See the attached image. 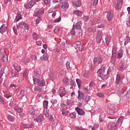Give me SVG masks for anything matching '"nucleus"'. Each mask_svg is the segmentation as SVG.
Returning <instances> with one entry per match:
<instances>
[{
    "label": "nucleus",
    "instance_id": "1",
    "mask_svg": "<svg viewBox=\"0 0 130 130\" xmlns=\"http://www.w3.org/2000/svg\"><path fill=\"white\" fill-rule=\"evenodd\" d=\"M63 0H53V3L56 4V3H59L57 4L55 6V9L56 10H61L62 11H66L67 9L69 8V3L68 2H65L63 3L62 2Z\"/></svg>",
    "mask_w": 130,
    "mask_h": 130
},
{
    "label": "nucleus",
    "instance_id": "2",
    "mask_svg": "<svg viewBox=\"0 0 130 130\" xmlns=\"http://www.w3.org/2000/svg\"><path fill=\"white\" fill-rule=\"evenodd\" d=\"M97 74L99 77L101 78L104 81L108 79V72L105 73V69H104V67H101V69L98 71Z\"/></svg>",
    "mask_w": 130,
    "mask_h": 130
},
{
    "label": "nucleus",
    "instance_id": "3",
    "mask_svg": "<svg viewBox=\"0 0 130 130\" xmlns=\"http://www.w3.org/2000/svg\"><path fill=\"white\" fill-rule=\"evenodd\" d=\"M0 60H2L5 63H7L9 60L8 55L6 53V50L4 49L0 50Z\"/></svg>",
    "mask_w": 130,
    "mask_h": 130
},
{
    "label": "nucleus",
    "instance_id": "4",
    "mask_svg": "<svg viewBox=\"0 0 130 130\" xmlns=\"http://www.w3.org/2000/svg\"><path fill=\"white\" fill-rule=\"evenodd\" d=\"M36 4V2H35V1L34 0H30L29 3L25 4L24 5V7L26 10H29L31 9V8L33 7V6Z\"/></svg>",
    "mask_w": 130,
    "mask_h": 130
},
{
    "label": "nucleus",
    "instance_id": "5",
    "mask_svg": "<svg viewBox=\"0 0 130 130\" xmlns=\"http://www.w3.org/2000/svg\"><path fill=\"white\" fill-rule=\"evenodd\" d=\"M44 119V115L42 114H40L34 119V121H36V122H42Z\"/></svg>",
    "mask_w": 130,
    "mask_h": 130
},
{
    "label": "nucleus",
    "instance_id": "6",
    "mask_svg": "<svg viewBox=\"0 0 130 130\" xmlns=\"http://www.w3.org/2000/svg\"><path fill=\"white\" fill-rule=\"evenodd\" d=\"M17 28H21V29L24 28V29H26V30H27V31L29 30V26L28 24L23 22H20L18 25H17Z\"/></svg>",
    "mask_w": 130,
    "mask_h": 130
},
{
    "label": "nucleus",
    "instance_id": "7",
    "mask_svg": "<svg viewBox=\"0 0 130 130\" xmlns=\"http://www.w3.org/2000/svg\"><path fill=\"white\" fill-rule=\"evenodd\" d=\"M108 128L109 130H116L117 129V126L115 123L113 122H109L108 125Z\"/></svg>",
    "mask_w": 130,
    "mask_h": 130
},
{
    "label": "nucleus",
    "instance_id": "8",
    "mask_svg": "<svg viewBox=\"0 0 130 130\" xmlns=\"http://www.w3.org/2000/svg\"><path fill=\"white\" fill-rule=\"evenodd\" d=\"M59 96L61 98L63 97V96H66L67 94V91H66V88L63 86H61L59 88Z\"/></svg>",
    "mask_w": 130,
    "mask_h": 130
},
{
    "label": "nucleus",
    "instance_id": "9",
    "mask_svg": "<svg viewBox=\"0 0 130 130\" xmlns=\"http://www.w3.org/2000/svg\"><path fill=\"white\" fill-rule=\"evenodd\" d=\"M120 82H121V77H120V75L117 74L115 81L116 87H117V88L120 87Z\"/></svg>",
    "mask_w": 130,
    "mask_h": 130
},
{
    "label": "nucleus",
    "instance_id": "10",
    "mask_svg": "<svg viewBox=\"0 0 130 130\" xmlns=\"http://www.w3.org/2000/svg\"><path fill=\"white\" fill-rule=\"evenodd\" d=\"M8 30V25L7 24H3L0 27V33L4 34L5 32H7Z\"/></svg>",
    "mask_w": 130,
    "mask_h": 130
},
{
    "label": "nucleus",
    "instance_id": "11",
    "mask_svg": "<svg viewBox=\"0 0 130 130\" xmlns=\"http://www.w3.org/2000/svg\"><path fill=\"white\" fill-rule=\"evenodd\" d=\"M102 63V59L100 57H95L94 58L93 63L95 67H97L98 64Z\"/></svg>",
    "mask_w": 130,
    "mask_h": 130
},
{
    "label": "nucleus",
    "instance_id": "12",
    "mask_svg": "<svg viewBox=\"0 0 130 130\" xmlns=\"http://www.w3.org/2000/svg\"><path fill=\"white\" fill-rule=\"evenodd\" d=\"M75 110L79 115H85V114H86L85 111L83 110V109L79 108L78 107L75 108Z\"/></svg>",
    "mask_w": 130,
    "mask_h": 130
},
{
    "label": "nucleus",
    "instance_id": "13",
    "mask_svg": "<svg viewBox=\"0 0 130 130\" xmlns=\"http://www.w3.org/2000/svg\"><path fill=\"white\" fill-rule=\"evenodd\" d=\"M44 13V11H43V9H41L39 10L37 12H36L34 14V17H38V18H40L41 16V15L42 14Z\"/></svg>",
    "mask_w": 130,
    "mask_h": 130
},
{
    "label": "nucleus",
    "instance_id": "14",
    "mask_svg": "<svg viewBox=\"0 0 130 130\" xmlns=\"http://www.w3.org/2000/svg\"><path fill=\"white\" fill-rule=\"evenodd\" d=\"M117 52V49L115 47H113L112 49V57L111 58V60L114 61V58L116 57V52Z\"/></svg>",
    "mask_w": 130,
    "mask_h": 130
},
{
    "label": "nucleus",
    "instance_id": "15",
    "mask_svg": "<svg viewBox=\"0 0 130 130\" xmlns=\"http://www.w3.org/2000/svg\"><path fill=\"white\" fill-rule=\"evenodd\" d=\"M28 114L31 115V116L35 118L36 117V114H35V110L32 108H30L28 110Z\"/></svg>",
    "mask_w": 130,
    "mask_h": 130
},
{
    "label": "nucleus",
    "instance_id": "16",
    "mask_svg": "<svg viewBox=\"0 0 130 130\" xmlns=\"http://www.w3.org/2000/svg\"><path fill=\"white\" fill-rule=\"evenodd\" d=\"M102 40V31H99L96 36V42L98 43H101Z\"/></svg>",
    "mask_w": 130,
    "mask_h": 130
},
{
    "label": "nucleus",
    "instance_id": "17",
    "mask_svg": "<svg viewBox=\"0 0 130 130\" xmlns=\"http://www.w3.org/2000/svg\"><path fill=\"white\" fill-rule=\"evenodd\" d=\"M13 67L17 73H19V72L21 71V66H20V64L17 63H14Z\"/></svg>",
    "mask_w": 130,
    "mask_h": 130
},
{
    "label": "nucleus",
    "instance_id": "18",
    "mask_svg": "<svg viewBox=\"0 0 130 130\" xmlns=\"http://www.w3.org/2000/svg\"><path fill=\"white\" fill-rule=\"evenodd\" d=\"M117 3L115 5V8L116 10H119L120 9V6L122 5V0H117Z\"/></svg>",
    "mask_w": 130,
    "mask_h": 130
},
{
    "label": "nucleus",
    "instance_id": "19",
    "mask_svg": "<svg viewBox=\"0 0 130 130\" xmlns=\"http://www.w3.org/2000/svg\"><path fill=\"white\" fill-rule=\"evenodd\" d=\"M107 18L108 21H111L113 19V13L111 11H109L107 14Z\"/></svg>",
    "mask_w": 130,
    "mask_h": 130
},
{
    "label": "nucleus",
    "instance_id": "20",
    "mask_svg": "<svg viewBox=\"0 0 130 130\" xmlns=\"http://www.w3.org/2000/svg\"><path fill=\"white\" fill-rule=\"evenodd\" d=\"M75 46L79 48L80 51H82L83 50V45H81V42L77 41L75 42Z\"/></svg>",
    "mask_w": 130,
    "mask_h": 130
},
{
    "label": "nucleus",
    "instance_id": "21",
    "mask_svg": "<svg viewBox=\"0 0 130 130\" xmlns=\"http://www.w3.org/2000/svg\"><path fill=\"white\" fill-rule=\"evenodd\" d=\"M24 90H22V89L19 90L17 92L18 98H19V99H21V98H22V97L24 96Z\"/></svg>",
    "mask_w": 130,
    "mask_h": 130
},
{
    "label": "nucleus",
    "instance_id": "22",
    "mask_svg": "<svg viewBox=\"0 0 130 130\" xmlns=\"http://www.w3.org/2000/svg\"><path fill=\"white\" fill-rule=\"evenodd\" d=\"M123 55V50H120L118 51L117 58L120 59V58H121V57H122Z\"/></svg>",
    "mask_w": 130,
    "mask_h": 130
},
{
    "label": "nucleus",
    "instance_id": "23",
    "mask_svg": "<svg viewBox=\"0 0 130 130\" xmlns=\"http://www.w3.org/2000/svg\"><path fill=\"white\" fill-rule=\"evenodd\" d=\"M74 6H75L76 8H79L82 6V3L80 0H77L75 2H73Z\"/></svg>",
    "mask_w": 130,
    "mask_h": 130
},
{
    "label": "nucleus",
    "instance_id": "24",
    "mask_svg": "<svg viewBox=\"0 0 130 130\" xmlns=\"http://www.w3.org/2000/svg\"><path fill=\"white\" fill-rule=\"evenodd\" d=\"M30 61V59L28 57H24L22 60V62L23 63H24V64H27L28 62Z\"/></svg>",
    "mask_w": 130,
    "mask_h": 130
},
{
    "label": "nucleus",
    "instance_id": "25",
    "mask_svg": "<svg viewBox=\"0 0 130 130\" xmlns=\"http://www.w3.org/2000/svg\"><path fill=\"white\" fill-rule=\"evenodd\" d=\"M33 81L35 85H38L39 84V82L40 81V78L39 77H34Z\"/></svg>",
    "mask_w": 130,
    "mask_h": 130
},
{
    "label": "nucleus",
    "instance_id": "26",
    "mask_svg": "<svg viewBox=\"0 0 130 130\" xmlns=\"http://www.w3.org/2000/svg\"><path fill=\"white\" fill-rule=\"evenodd\" d=\"M20 20H22V15H21V14H18L16 16L15 19H14V22L16 23V22H19Z\"/></svg>",
    "mask_w": 130,
    "mask_h": 130
},
{
    "label": "nucleus",
    "instance_id": "27",
    "mask_svg": "<svg viewBox=\"0 0 130 130\" xmlns=\"http://www.w3.org/2000/svg\"><path fill=\"white\" fill-rule=\"evenodd\" d=\"M46 84L45 80L44 79H42L40 80V82H39V84H38L40 87H43Z\"/></svg>",
    "mask_w": 130,
    "mask_h": 130
},
{
    "label": "nucleus",
    "instance_id": "28",
    "mask_svg": "<svg viewBox=\"0 0 130 130\" xmlns=\"http://www.w3.org/2000/svg\"><path fill=\"white\" fill-rule=\"evenodd\" d=\"M43 106L44 109H47V108H48V101H44L43 102Z\"/></svg>",
    "mask_w": 130,
    "mask_h": 130
},
{
    "label": "nucleus",
    "instance_id": "29",
    "mask_svg": "<svg viewBox=\"0 0 130 130\" xmlns=\"http://www.w3.org/2000/svg\"><path fill=\"white\" fill-rule=\"evenodd\" d=\"M70 82V79L68 77H64L62 80V83L64 85H68Z\"/></svg>",
    "mask_w": 130,
    "mask_h": 130
},
{
    "label": "nucleus",
    "instance_id": "30",
    "mask_svg": "<svg viewBox=\"0 0 130 130\" xmlns=\"http://www.w3.org/2000/svg\"><path fill=\"white\" fill-rule=\"evenodd\" d=\"M49 77L52 81H54V79H56V74L52 73L49 75Z\"/></svg>",
    "mask_w": 130,
    "mask_h": 130
},
{
    "label": "nucleus",
    "instance_id": "31",
    "mask_svg": "<svg viewBox=\"0 0 130 130\" xmlns=\"http://www.w3.org/2000/svg\"><path fill=\"white\" fill-rule=\"evenodd\" d=\"M22 126L24 127V128H32L33 127V124H23Z\"/></svg>",
    "mask_w": 130,
    "mask_h": 130
},
{
    "label": "nucleus",
    "instance_id": "32",
    "mask_svg": "<svg viewBox=\"0 0 130 130\" xmlns=\"http://www.w3.org/2000/svg\"><path fill=\"white\" fill-rule=\"evenodd\" d=\"M49 57L48 54H47V53H45L43 56L41 57V58H43L44 60H47Z\"/></svg>",
    "mask_w": 130,
    "mask_h": 130
},
{
    "label": "nucleus",
    "instance_id": "33",
    "mask_svg": "<svg viewBox=\"0 0 130 130\" xmlns=\"http://www.w3.org/2000/svg\"><path fill=\"white\" fill-rule=\"evenodd\" d=\"M32 35L34 40H37L39 38V36L36 32H33Z\"/></svg>",
    "mask_w": 130,
    "mask_h": 130
},
{
    "label": "nucleus",
    "instance_id": "34",
    "mask_svg": "<svg viewBox=\"0 0 130 130\" xmlns=\"http://www.w3.org/2000/svg\"><path fill=\"white\" fill-rule=\"evenodd\" d=\"M83 99H84V101H85V102H86V103H88V102H89V101H90V100H91V96L87 95Z\"/></svg>",
    "mask_w": 130,
    "mask_h": 130
},
{
    "label": "nucleus",
    "instance_id": "35",
    "mask_svg": "<svg viewBox=\"0 0 130 130\" xmlns=\"http://www.w3.org/2000/svg\"><path fill=\"white\" fill-rule=\"evenodd\" d=\"M124 117L121 116L118 119L117 121L116 122V124H119V123H121L123 120Z\"/></svg>",
    "mask_w": 130,
    "mask_h": 130
},
{
    "label": "nucleus",
    "instance_id": "36",
    "mask_svg": "<svg viewBox=\"0 0 130 130\" xmlns=\"http://www.w3.org/2000/svg\"><path fill=\"white\" fill-rule=\"evenodd\" d=\"M74 27L77 29V30H79L80 29H81V23L80 22H77L76 23L75 26L74 25Z\"/></svg>",
    "mask_w": 130,
    "mask_h": 130
},
{
    "label": "nucleus",
    "instance_id": "37",
    "mask_svg": "<svg viewBox=\"0 0 130 130\" xmlns=\"http://www.w3.org/2000/svg\"><path fill=\"white\" fill-rule=\"evenodd\" d=\"M110 40H111V37L110 36H108L106 38V43L107 45H109V43L110 42Z\"/></svg>",
    "mask_w": 130,
    "mask_h": 130
},
{
    "label": "nucleus",
    "instance_id": "38",
    "mask_svg": "<svg viewBox=\"0 0 130 130\" xmlns=\"http://www.w3.org/2000/svg\"><path fill=\"white\" fill-rule=\"evenodd\" d=\"M74 15H76L77 16H81L82 15V12L79 10H74L73 12Z\"/></svg>",
    "mask_w": 130,
    "mask_h": 130
},
{
    "label": "nucleus",
    "instance_id": "39",
    "mask_svg": "<svg viewBox=\"0 0 130 130\" xmlns=\"http://www.w3.org/2000/svg\"><path fill=\"white\" fill-rule=\"evenodd\" d=\"M51 103H52L53 106H54V105H56L57 104V100L55 99H53L51 101Z\"/></svg>",
    "mask_w": 130,
    "mask_h": 130
},
{
    "label": "nucleus",
    "instance_id": "40",
    "mask_svg": "<svg viewBox=\"0 0 130 130\" xmlns=\"http://www.w3.org/2000/svg\"><path fill=\"white\" fill-rule=\"evenodd\" d=\"M34 90L36 92H38V93H40V92H41V88L38 86H35Z\"/></svg>",
    "mask_w": 130,
    "mask_h": 130
},
{
    "label": "nucleus",
    "instance_id": "41",
    "mask_svg": "<svg viewBox=\"0 0 130 130\" xmlns=\"http://www.w3.org/2000/svg\"><path fill=\"white\" fill-rule=\"evenodd\" d=\"M76 81V83L78 86V87L80 88V87H81V80L79 78H77Z\"/></svg>",
    "mask_w": 130,
    "mask_h": 130
},
{
    "label": "nucleus",
    "instance_id": "42",
    "mask_svg": "<svg viewBox=\"0 0 130 130\" xmlns=\"http://www.w3.org/2000/svg\"><path fill=\"white\" fill-rule=\"evenodd\" d=\"M124 93V90H123V89H121L120 91H118L117 92V95H118V96H122V95H123Z\"/></svg>",
    "mask_w": 130,
    "mask_h": 130
},
{
    "label": "nucleus",
    "instance_id": "43",
    "mask_svg": "<svg viewBox=\"0 0 130 130\" xmlns=\"http://www.w3.org/2000/svg\"><path fill=\"white\" fill-rule=\"evenodd\" d=\"M76 115L77 113L73 112L70 114V117H71V118H74L75 119V118H76Z\"/></svg>",
    "mask_w": 130,
    "mask_h": 130
},
{
    "label": "nucleus",
    "instance_id": "44",
    "mask_svg": "<svg viewBox=\"0 0 130 130\" xmlns=\"http://www.w3.org/2000/svg\"><path fill=\"white\" fill-rule=\"evenodd\" d=\"M60 106L61 108H62V110H66V109H67V105L63 104V103H61L60 104Z\"/></svg>",
    "mask_w": 130,
    "mask_h": 130
},
{
    "label": "nucleus",
    "instance_id": "45",
    "mask_svg": "<svg viewBox=\"0 0 130 130\" xmlns=\"http://www.w3.org/2000/svg\"><path fill=\"white\" fill-rule=\"evenodd\" d=\"M124 70H125V68H124V65L123 64H122L120 66V67L119 68V71L122 72V71H124Z\"/></svg>",
    "mask_w": 130,
    "mask_h": 130
},
{
    "label": "nucleus",
    "instance_id": "46",
    "mask_svg": "<svg viewBox=\"0 0 130 130\" xmlns=\"http://www.w3.org/2000/svg\"><path fill=\"white\" fill-rule=\"evenodd\" d=\"M18 72L17 71H15L14 70H13L12 72V77H18V74H17Z\"/></svg>",
    "mask_w": 130,
    "mask_h": 130
},
{
    "label": "nucleus",
    "instance_id": "47",
    "mask_svg": "<svg viewBox=\"0 0 130 130\" xmlns=\"http://www.w3.org/2000/svg\"><path fill=\"white\" fill-rule=\"evenodd\" d=\"M62 115H64V116H67L68 114H69V112L67 111H64V110H61Z\"/></svg>",
    "mask_w": 130,
    "mask_h": 130
},
{
    "label": "nucleus",
    "instance_id": "48",
    "mask_svg": "<svg viewBox=\"0 0 130 130\" xmlns=\"http://www.w3.org/2000/svg\"><path fill=\"white\" fill-rule=\"evenodd\" d=\"M67 105H69V106H72V105H74V101H68L67 102Z\"/></svg>",
    "mask_w": 130,
    "mask_h": 130
},
{
    "label": "nucleus",
    "instance_id": "49",
    "mask_svg": "<svg viewBox=\"0 0 130 130\" xmlns=\"http://www.w3.org/2000/svg\"><path fill=\"white\" fill-rule=\"evenodd\" d=\"M109 113L111 115H114V108L111 109V108H109Z\"/></svg>",
    "mask_w": 130,
    "mask_h": 130
},
{
    "label": "nucleus",
    "instance_id": "50",
    "mask_svg": "<svg viewBox=\"0 0 130 130\" xmlns=\"http://www.w3.org/2000/svg\"><path fill=\"white\" fill-rule=\"evenodd\" d=\"M74 26H75V24L73 25V28L71 30L72 35H75V34H76V30L75 29V27H74Z\"/></svg>",
    "mask_w": 130,
    "mask_h": 130
},
{
    "label": "nucleus",
    "instance_id": "51",
    "mask_svg": "<svg viewBox=\"0 0 130 130\" xmlns=\"http://www.w3.org/2000/svg\"><path fill=\"white\" fill-rule=\"evenodd\" d=\"M7 118L8 120H10V121H14V118H13V117H12V116H11L10 115H9L7 116Z\"/></svg>",
    "mask_w": 130,
    "mask_h": 130
},
{
    "label": "nucleus",
    "instance_id": "52",
    "mask_svg": "<svg viewBox=\"0 0 130 130\" xmlns=\"http://www.w3.org/2000/svg\"><path fill=\"white\" fill-rule=\"evenodd\" d=\"M15 111L18 112V113H21L22 112V110L21 108H14Z\"/></svg>",
    "mask_w": 130,
    "mask_h": 130
},
{
    "label": "nucleus",
    "instance_id": "53",
    "mask_svg": "<svg viewBox=\"0 0 130 130\" xmlns=\"http://www.w3.org/2000/svg\"><path fill=\"white\" fill-rule=\"evenodd\" d=\"M49 16H52V18H54L56 16V12H51L49 14Z\"/></svg>",
    "mask_w": 130,
    "mask_h": 130
},
{
    "label": "nucleus",
    "instance_id": "54",
    "mask_svg": "<svg viewBox=\"0 0 130 130\" xmlns=\"http://www.w3.org/2000/svg\"><path fill=\"white\" fill-rule=\"evenodd\" d=\"M61 20V17H59L54 20V23H58Z\"/></svg>",
    "mask_w": 130,
    "mask_h": 130
},
{
    "label": "nucleus",
    "instance_id": "55",
    "mask_svg": "<svg viewBox=\"0 0 130 130\" xmlns=\"http://www.w3.org/2000/svg\"><path fill=\"white\" fill-rule=\"evenodd\" d=\"M130 42V37L127 38V40H126L124 43V45H126L127 43H129Z\"/></svg>",
    "mask_w": 130,
    "mask_h": 130
},
{
    "label": "nucleus",
    "instance_id": "56",
    "mask_svg": "<svg viewBox=\"0 0 130 130\" xmlns=\"http://www.w3.org/2000/svg\"><path fill=\"white\" fill-rule=\"evenodd\" d=\"M83 20H84V22H88V21H89V16H84L83 17Z\"/></svg>",
    "mask_w": 130,
    "mask_h": 130
},
{
    "label": "nucleus",
    "instance_id": "57",
    "mask_svg": "<svg viewBox=\"0 0 130 130\" xmlns=\"http://www.w3.org/2000/svg\"><path fill=\"white\" fill-rule=\"evenodd\" d=\"M3 75H4V69L1 68L0 69V78H2V77H3Z\"/></svg>",
    "mask_w": 130,
    "mask_h": 130
},
{
    "label": "nucleus",
    "instance_id": "58",
    "mask_svg": "<svg viewBox=\"0 0 130 130\" xmlns=\"http://www.w3.org/2000/svg\"><path fill=\"white\" fill-rule=\"evenodd\" d=\"M78 97H80L81 96V97H84V93L82 92H80V90H78Z\"/></svg>",
    "mask_w": 130,
    "mask_h": 130
},
{
    "label": "nucleus",
    "instance_id": "59",
    "mask_svg": "<svg viewBox=\"0 0 130 130\" xmlns=\"http://www.w3.org/2000/svg\"><path fill=\"white\" fill-rule=\"evenodd\" d=\"M60 75H61V76L66 75V71H64V70L63 69L61 70V71H60Z\"/></svg>",
    "mask_w": 130,
    "mask_h": 130
},
{
    "label": "nucleus",
    "instance_id": "60",
    "mask_svg": "<svg viewBox=\"0 0 130 130\" xmlns=\"http://www.w3.org/2000/svg\"><path fill=\"white\" fill-rule=\"evenodd\" d=\"M126 24L127 26H128V27H130V18H128L127 19Z\"/></svg>",
    "mask_w": 130,
    "mask_h": 130
},
{
    "label": "nucleus",
    "instance_id": "61",
    "mask_svg": "<svg viewBox=\"0 0 130 130\" xmlns=\"http://www.w3.org/2000/svg\"><path fill=\"white\" fill-rule=\"evenodd\" d=\"M36 44L37 45H38V46H41L42 44V42H41V41H37L36 42Z\"/></svg>",
    "mask_w": 130,
    "mask_h": 130
},
{
    "label": "nucleus",
    "instance_id": "62",
    "mask_svg": "<svg viewBox=\"0 0 130 130\" xmlns=\"http://www.w3.org/2000/svg\"><path fill=\"white\" fill-rule=\"evenodd\" d=\"M83 92H84L85 94H88V88H87V87H84V88H83Z\"/></svg>",
    "mask_w": 130,
    "mask_h": 130
},
{
    "label": "nucleus",
    "instance_id": "63",
    "mask_svg": "<svg viewBox=\"0 0 130 130\" xmlns=\"http://www.w3.org/2000/svg\"><path fill=\"white\" fill-rule=\"evenodd\" d=\"M66 67L67 70H71V67L70 66V62H67L66 63Z\"/></svg>",
    "mask_w": 130,
    "mask_h": 130
},
{
    "label": "nucleus",
    "instance_id": "64",
    "mask_svg": "<svg viewBox=\"0 0 130 130\" xmlns=\"http://www.w3.org/2000/svg\"><path fill=\"white\" fill-rule=\"evenodd\" d=\"M89 85V87H93L95 86V82H94V81H91Z\"/></svg>",
    "mask_w": 130,
    "mask_h": 130
}]
</instances>
